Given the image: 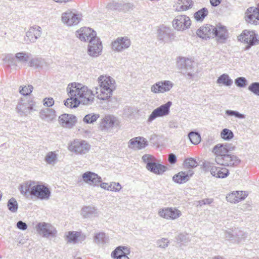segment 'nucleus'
Instances as JSON below:
<instances>
[{
    "instance_id": "30",
    "label": "nucleus",
    "mask_w": 259,
    "mask_h": 259,
    "mask_svg": "<svg viewBox=\"0 0 259 259\" xmlns=\"http://www.w3.org/2000/svg\"><path fill=\"white\" fill-rule=\"evenodd\" d=\"M210 172L213 177L221 179L226 178L229 175V170L225 167H212Z\"/></svg>"
},
{
    "instance_id": "40",
    "label": "nucleus",
    "mask_w": 259,
    "mask_h": 259,
    "mask_svg": "<svg viewBox=\"0 0 259 259\" xmlns=\"http://www.w3.org/2000/svg\"><path fill=\"white\" fill-rule=\"evenodd\" d=\"M94 241L98 244H104L107 242L108 238L104 233H99L94 236Z\"/></svg>"
},
{
    "instance_id": "11",
    "label": "nucleus",
    "mask_w": 259,
    "mask_h": 259,
    "mask_svg": "<svg viewBox=\"0 0 259 259\" xmlns=\"http://www.w3.org/2000/svg\"><path fill=\"white\" fill-rule=\"evenodd\" d=\"M33 106L32 101L30 98L25 97L19 101L16 110L21 116H26L33 109Z\"/></svg>"
},
{
    "instance_id": "52",
    "label": "nucleus",
    "mask_w": 259,
    "mask_h": 259,
    "mask_svg": "<svg viewBox=\"0 0 259 259\" xmlns=\"http://www.w3.org/2000/svg\"><path fill=\"white\" fill-rule=\"evenodd\" d=\"M67 240L69 242L76 243L77 241V232H69L67 236Z\"/></svg>"
},
{
    "instance_id": "17",
    "label": "nucleus",
    "mask_w": 259,
    "mask_h": 259,
    "mask_svg": "<svg viewBox=\"0 0 259 259\" xmlns=\"http://www.w3.org/2000/svg\"><path fill=\"white\" fill-rule=\"evenodd\" d=\"M102 50V45L100 39L96 37L89 42L88 53L93 57L99 56Z\"/></svg>"
},
{
    "instance_id": "8",
    "label": "nucleus",
    "mask_w": 259,
    "mask_h": 259,
    "mask_svg": "<svg viewBox=\"0 0 259 259\" xmlns=\"http://www.w3.org/2000/svg\"><path fill=\"white\" fill-rule=\"evenodd\" d=\"M131 44V41L127 36L118 37L111 42V49L115 52H122L128 49Z\"/></svg>"
},
{
    "instance_id": "60",
    "label": "nucleus",
    "mask_w": 259,
    "mask_h": 259,
    "mask_svg": "<svg viewBox=\"0 0 259 259\" xmlns=\"http://www.w3.org/2000/svg\"><path fill=\"white\" fill-rule=\"evenodd\" d=\"M212 167H214V166H212V164L209 162H207V161H205L204 162H203V169L205 171H208L209 170L210 171V169Z\"/></svg>"
},
{
    "instance_id": "22",
    "label": "nucleus",
    "mask_w": 259,
    "mask_h": 259,
    "mask_svg": "<svg viewBox=\"0 0 259 259\" xmlns=\"http://www.w3.org/2000/svg\"><path fill=\"white\" fill-rule=\"evenodd\" d=\"M245 20L248 23L257 25L259 24V8H248L245 12Z\"/></svg>"
},
{
    "instance_id": "32",
    "label": "nucleus",
    "mask_w": 259,
    "mask_h": 259,
    "mask_svg": "<svg viewBox=\"0 0 259 259\" xmlns=\"http://www.w3.org/2000/svg\"><path fill=\"white\" fill-rule=\"evenodd\" d=\"M40 117L47 121H51L56 117L55 111L52 109L46 108L40 112Z\"/></svg>"
},
{
    "instance_id": "38",
    "label": "nucleus",
    "mask_w": 259,
    "mask_h": 259,
    "mask_svg": "<svg viewBox=\"0 0 259 259\" xmlns=\"http://www.w3.org/2000/svg\"><path fill=\"white\" fill-rule=\"evenodd\" d=\"M217 82L226 86H230L233 83V80L227 74H223L218 77Z\"/></svg>"
},
{
    "instance_id": "16",
    "label": "nucleus",
    "mask_w": 259,
    "mask_h": 259,
    "mask_svg": "<svg viewBox=\"0 0 259 259\" xmlns=\"http://www.w3.org/2000/svg\"><path fill=\"white\" fill-rule=\"evenodd\" d=\"M173 86L174 83L171 81H160L151 86V91L155 94L163 93L169 91Z\"/></svg>"
},
{
    "instance_id": "3",
    "label": "nucleus",
    "mask_w": 259,
    "mask_h": 259,
    "mask_svg": "<svg viewBox=\"0 0 259 259\" xmlns=\"http://www.w3.org/2000/svg\"><path fill=\"white\" fill-rule=\"evenodd\" d=\"M230 148L227 145H216L213 149L215 154V161L218 164L225 166H235L240 163L236 155L229 154Z\"/></svg>"
},
{
    "instance_id": "15",
    "label": "nucleus",
    "mask_w": 259,
    "mask_h": 259,
    "mask_svg": "<svg viewBox=\"0 0 259 259\" xmlns=\"http://www.w3.org/2000/svg\"><path fill=\"white\" fill-rule=\"evenodd\" d=\"M119 124V120L116 117L108 115L101 119L99 127L103 131H108L113 127H117Z\"/></svg>"
},
{
    "instance_id": "31",
    "label": "nucleus",
    "mask_w": 259,
    "mask_h": 259,
    "mask_svg": "<svg viewBox=\"0 0 259 259\" xmlns=\"http://www.w3.org/2000/svg\"><path fill=\"white\" fill-rule=\"evenodd\" d=\"M146 168L153 173L157 175H160L165 171L167 167L161 164L156 163V161L152 162L148 166H146Z\"/></svg>"
},
{
    "instance_id": "21",
    "label": "nucleus",
    "mask_w": 259,
    "mask_h": 259,
    "mask_svg": "<svg viewBox=\"0 0 259 259\" xmlns=\"http://www.w3.org/2000/svg\"><path fill=\"white\" fill-rule=\"evenodd\" d=\"M41 34V28L38 26L31 27L26 33L25 41L27 44L34 42Z\"/></svg>"
},
{
    "instance_id": "6",
    "label": "nucleus",
    "mask_w": 259,
    "mask_h": 259,
    "mask_svg": "<svg viewBox=\"0 0 259 259\" xmlns=\"http://www.w3.org/2000/svg\"><path fill=\"white\" fill-rule=\"evenodd\" d=\"M175 37L173 30L164 25L159 26L157 30V39L161 43L171 42Z\"/></svg>"
},
{
    "instance_id": "2",
    "label": "nucleus",
    "mask_w": 259,
    "mask_h": 259,
    "mask_svg": "<svg viewBox=\"0 0 259 259\" xmlns=\"http://www.w3.org/2000/svg\"><path fill=\"white\" fill-rule=\"evenodd\" d=\"M19 190L26 198L33 196L41 200H48L51 196V191L47 186L31 180L22 183L19 187Z\"/></svg>"
},
{
    "instance_id": "4",
    "label": "nucleus",
    "mask_w": 259,
    "mask_h": 259,
    "mask_svg": "<svg viewBox=\"0 0 259 259\" xmlns=\"http://www.w3.org/2000/svg\"><path fill=\"white\" fill-rule=\"evenodd\" d=\"M99 85L95 88L97 97L102 100H108L115 89L114 79L109 76H100L98 79Z\"/></svg>"
},
{
    "instance_id": "35",
    "label": "nucleus",
    "mask_w": 259,
    "mask_h": 259,
    "mask_svg": "<svg viewBox=\"0 0 259 259\" xmlns=\"http://www.w3.org/2000/svg\"><path fill=\"white\" fill-rule=\"evenodd\" d=\"M30 54L25 52H19L15 54L16 61L22 64H26L30 58Z\"/></svg>"
},
{
    "instance_id": "20",
    "label": "nucleus",
    "mask_w": 259,
    "mask_h": 259,
    "mask_svg": "<svg viewBox=\"0 0 259 259\" xmlns=\"http://www.w3.org/2000/svg\"><path fill=\"white\" fill-rule=\"evenodd\" d=\"M83 181L87 184L93 187L99 186L100 183L102 182V178L97 174L87 171L82 175Z\"/></svg>"
},
{
    "instance_id": "13",
    "label": "nucleus",
    "mask_w": 259,
    "mask_h": 259,
    "mask_svg": "<svg viewBox=\"0 0 259 259\" xmlns=\"http://www.w3.org/2000/svg\"><path fill=\"white\" fill-rule=\"evenodd\" d=\"M191 20L186 15H178L172 21L173 27L178 31H183L189 28Z\"/></svg>"
},
{
    "instance_id": "51",
    "label": "nucleus",
    "mask_w": 259,
    "mask_h": 259,
    "mask_svg": "<svg viewBox=\"0 0 259 259\" xmlns=\"http://www.w3.org/2000/svg\"><path fill=\"white\" fill-rule=\"evenodd\" d=\"M142 158L143 162L146 164V166H148L152 162L156 161L155 158L151 155H144Z\"/></svg>"
},
{
    "instance_id": "44",
    "label": "nucleus",
    "mask_w": 259,
    "mask_h": 259,
    "mask_svg": "<svg viewBox=\"0 0 259 259\" xmlns=\"http://www.w3.org/2000/svg\"><path fill=\"white\" fill-rule=\"evenodd\" d=\"M100 116L98 114L90 113L86 115L83 118V121L87 123H93L96 121Z\"/></svg>"
},
{
    "instance_id": "54",
    "label": "nucleus",
    "mask_w": 259,
    "mask_h": 259,
    "mask_svg": "<svg viewBox=\"0 0 259 259\" xmlns=\"http://www.w3.org/2000/svg\"><path fill=\"white\" fill-rule=\"evenodd\" d=\"M33 89V87L31 85H29L28 87L25 86L20 89L19 92L24 96H27L32 92Z\"/></svg>"
},
{
    "instance_id": "45",
    "label": "nucleus",
    "mask_w": 259,
    "mask_h": 259,
    "mask_svg": "<svg viewBox=\"0 0 259 259\" xmlns=\"http://www.w3.org/2000/svg\"><path fill=\"white\" fill-rule=\"evenodd\" d=\"M3 61L9 66H16L17 61L15 56L14 57L12 54H7L3 58Z\"/></svg>"
},
{
    "instance_id": "61",
    "label": "nucleus",
    "mask_w": 259,
    "mask_h": 259,
    "mask_svg": "<svg viewBox=\"0 0 259 259\" xmlns=\"http://www.w3.org/2000/svg\"><path fill=\"white\" fill-rule=\"evenodd\" d=\"M77 241H83L85 239L86 236L84 234L79 232H77Z\"/></svg>"
},
{
    "instance_id": "49",
    "label": "nucleus",
    "mask_w": 259,
    "mask_h": 259,
    "mask_svg": "<svg viewBox=\"0 0 259 259\" xmlns=\"http://www.w3.org/2000/svg\"><path fill=\"white\" fill-rule=\"evenodd\" d=\"M247 80L244 77H239L235 79V83L240 88H244L247 84Z\"/></svg>"
},
{
    "instance_id": "33",
    "label": "nucleus",
    "mask_w": 259,
    "mask_h": 259,
    "mask_svg": "<svg viewBox=\"0 0 259 259\" xmlns=\"http://www.w3.org/2000/svg\"><path fill=\"white\" fill-rule=\"evenodd\" d=\"M82 215L85 218L97 217V209L93 206H88L83 207L81 211Z\"/></svg>"
},
{
    "instance_id": "23",
    "label": "nucleus",
    "mask_w": 259,
    "mask_h": 259,
    "mask_svg": "<svg viewBox=\"0 0 259 259\" xmlns=\"http://www.w3.org/2000/svg\"><path fill=\"white\" fill-rule=\"evenodd\" d=\"M215 26L206 24L205 26L200 27L197 31V35L203 39L214 38Z\"/></svg>"
},
{
    "instance_id": "25",
    "label": "nucleus",
    "mask_w": 259,
    "mask_h": 259,
    "mask_svg": "<svg viewBox=\"0 0 259 259\" xmlns=\"http://www.w3.org/2000/svg\"><path fill=\"white\" fill-rule=\"evenodd\" d=\"M247 195L245 191H234L226 196V199L230 203H236L245 199Z\"/></svg>"
},
{
    "instance_id": "28",
    "label": "nucleus",
    "mask_w": 259,
    "mask_h": 259,
    "mask_svg": "<svg viewBox=\"0 0 259 259\" xmlns=\"http://www.w3.org/2000/svg\"><path fill=\"white\" fill-rule=\"evenodd\" d=\"M214 37L217 38L218 42H224L228 37V31L225 26L219 25L215 26L214 30Z\"/></svg>"
},
{
    "instance_id": "53",
    "label": "nucleus",
    "mask_w": 259,
    "mask_h": 259,
    "mask_svg": "<svg viewBox=\"0 0 259 259\" xmlns=\"http://www.w3.org/2000/svg\"><path fill=\"white\" fill-rule=\"evenodd\" d=\"M226 114L229 116H234L235 117L240 119H243L245 118V115L244 114H241L237 111L227 110L226 111Z\"/></svg>"
},
{
    "instance_id": "43",
    "label": "nucleus",
    "mask_w": 259,
    "mask_h": 259,
    "mask_svg": "<svg viewBox=\"0 0 259 259\" xmlns=\"http://www.w3.org/2000/svg\"><path fill=\"white\" fill-rule=\"evenodd\" d=\"M184 165L186 168H194L198 165L196 159L193 158H186L184 162Z\"/></svg>"
},
{
    "instance_id": "46",
    "label": "nucleus",
    "mask_w": 259,
    "mask_h": 259,
    "mask_svg": "<svg viewBox=\"0 0 259 259\" xmlns=\"http://www.w3.org/2000/svg\"><path fill=\"white\" fill-rule=\"evenodd\" d=\"M221 137L225 140H230L234 137L233 133L228 128L223 129L221 133Z\"/></svg>"
},
{
    "instance_id": "10",
    "label": "nucleus",
    "mask_w": 259,
    "mask_h": 259,
    "mask_svg": "<svg viewBox=\"0 0 259 259\" xmlns=\"http://www.w3.org/2000/svg\"><path fill=\"white\" fill-rule=\"evenodd\" d=\"M35 229L39 234L46 238L54 237L57 234V230L54 227L45 222L38 223Z\"/></svg>"
},
{
    "instance_id": "12",
    "label": "nucleus",
    "mask_w": 259,
    "mask_h": 259,
    "mask_svg": "<svg viewBox=\"0 0 259 259\" xmlns=\"http://www.w3.org/2000/svg\"><path fill=\"white\" fill-rule=\"evenodd\" d=\"M257 36L254 31L245 30L239 36V40L244 41L247 44L245 49L248 50L251 46L258 44L259 40L257 38Z\"/></svg>"
},
{
    "instance_id": "62",
    "label": "nucleus",
    "mask_w": 259,
    "mask_h": 259,
    "mask_svg": "<svg viewBox=\"0 0 259 259\" xmlns=\"http://www.w3.org/2000/svg\"><path fill=\"white\" fill-rule=\"evenodd\" d=\"M211 5L213 7L218 6L222 2V0H209Z\"/></svg>"
},
{
    "instance_id": "50",
    "label": "nucleus",
    "mask_w": 259,
    "mask_h": 259,
    "mask_svg": "<svg viewBox=\"0 0 259 259\" xmlns=\"http://www.w3.org/2000/svg\"><path fill=\"white\" fill-rule=\"evenodd\" d=\"M122 187L119 183L112 182L109 183L108 191L119 192Z\"/></svg>"
},
{
    "instance_id": "5",
    "label": "nucleus",
    "mask_w": 259,
    "mask_h": 259,
    "mask_svg": "<svg viewBox=\"0 0 259 259\" xmlns=\"http://www.w3.org/2000/svg\"><path fill=\"white\" fill-rule=\"evenodd\" d=\"M177 66L181 73L188 78L194 76L193 61L191 59L184 57L179 58L177 61Z\"/></svg>"
},
{
    "instance_id": "26",
    "label": "nucleus",
    "mask_w": 259,
    "mask_h": 259,
    "mask_svg": "<svg viewBox=\"0 0 259 259\" xmlns=\"http://www.w3.org/2000/svg\"><path fill=\"white\" fill-rule=\"evenodd\" d=\"M148 145V141L142 137H137L131 139L128 143V147L131 149H142Z\"/></svg>"
},
{
    "instance_id": "9",
    "label": "nucleus",
    "mask_w": 259,
    "mask_h": 259,
    "mask_svg": "<svg viewBox=\"0 0 259 259\" xmlns=\"http://www.w3.org/2000/svg\"><path fill=\"white\" fill-rule=\"evenodd\" d=\"M90 149V145L84 140H75L71 142L68 146L69 150L76 154H85Z\"/></svg>"
},
{
    "instance_id": "59",
    "label": "nucleus",
    "mask_w": 259,
    "mask_h": 259,
    "mask_svg": "<svg viewBox=\"0 0 259 259\" xmlns=\"http://www.w3.org/2000/svg\"><path fill=\"white\" fill-rule=\"evenodd\" d=\"M54 103V99L52 98H46L44 100V105L47 107H51L53 105Z\"/></svg>"
},
{
    "instance_id": "34",
    "label": "nucleus",
    "mask_w": 259,
    "mask_h": 259,
    "mask_svg": "<svg viewBox=\"0 0 259 259\" xmlns=\"http://www.w3.org/2000/svg\"><path fill=\"white\" fill-rule=\"evenodd\" d=\"M130 253L129 249L125 246H118L111 253V256L117 259V257L122 256Z\"/></svg>"
},
{
    "instance_id": "39",
    "label": "nucleus",
    "mask_w": 259,
    "mask_h": 259,
    "mask_svg": "<svg viewBox=\"0 0 259 259\" xmlns=\"http://www.w3.org/2000/svg\"><path fill=\"white\" fill-rule=\"evenodd\" d=\"M8 209L12 212H16L18 208V204L16 199L14 197L10 198L7 203Z\"/></svg>"
},
{
    "instance_id": "64",
    "label": "nucleus",
    "mask_w": 259,
    "mask_h": 259,
    "mask_svg": "<svg viewBox=\"0 0 259 259\" xmlns=\"http://www.w3.org/2000/svg\"><path fill=\"white\" fill-rule=\"evenodd\" d=\"M117 259H130L129 257L126 255H122V256H120L117 257Z\"/></svg>"
},
{
    "instance_id": "63",
    "label": "nucleus",
    "mask_w": 259,
    "mask_h": 259,
    "mask_svg": "<svg viewBox=\"0 0 259 259\" xmlns=\"http://www.w3.org/2000/svg\"><path fill=\"white\" fill-rule=\"evenodd\" d=\"M109 183H102V182L100 183L99 186L100 187L104 190H108L109 189Z\"/></svg>"
},
{
    "instance_id": "18",
    "label": "nucleus",
    "mask_w": 259,
    "mask_h": 259,
    "mask_svg": "<svg viewBox=\"0 0 259 259\" xmlns=\"http://www.w3.org/2000/svg\"><path fill=\"white\" fill-rule=\"evenodd\" d=\"M82 15L75 14L71 11H67L62 14V20L63 23L68 26L77 24L81 20Z\"/></svg>"
},
{
    "instance_id": "19",
    "label": "nucleus",
    "mask_w": 259,
    "mask_h": 259,
    "mask_svg": "<svg viewBox=\"0 0 259 259\" xmlns=\"http://www.w3.org/2000/svg\"><path fill=\"white\" fill-rule=\"evenodd\" d=\"M76 35L81 41L89 42L96 37V32L89 27H82L76 31Z\"/></svg>"
},
{
    "instance_id": "56",
    "label": "nucleus",
    "mask_w": 259,
    "mask_h": 259,
    "mask_svg": "<svg viewBox=\"0 0 259 259\" xmlns=\"http://www.w3.org/2000/svg\"><path fill=\"white\" fill-rule=\"evenodd\" d=\"M213 202V199L206 198L198 201L197 206H202L203 205L210 204Z\"/></svg>"
},
{
    "instance_id": "14",
    "label": "nucleus",
    "mask_w": 259,
    "mask_h": 259,
    "mask_svg": "<svg viewBox=\"0 0 259 259\" xmlns=\"http://www.w3.org/2000/svg\"><path fill=\"white\" fill-rule=\"evenodd\" d=\"M158 214L160 217L166 220H176L182 215L181 211L176 207L160 208Z\"/></svg>"
},
{
    "instance_id": "29",
    "label": "nucleus",
    "mask_w": 259,
    "mask_h": 259,
    "mask_svg": "<svg viewBox=\"0 0 259 259\" xmlns=\"http://www.w3.org/2000/svg\"><path fill=\"white\" fill-rule=\"evenodd\" d=\"M106 8L110 10L125 11L128 10L131 8V5L112 1L107 4Z\"/></svg>"
},
{
    "instance_id": "42",
    "label": "nucleus",
    "mask_w": 259,
    "mask_h": 259,
    "mask_svg": "<svg viewBox=\"0 0 259 259\" xmlns=\"http://www.w3.org/2000/svg\"><path fill=\"white\" fill-rule=\"evenodd\" d=\"M45 63L44 60L41 58H35L32 59L29 62L30 67L35 68L42 67Z\"/></svg>"
},
{
    "instance_id": "58",
    "label": "nucleus",
    "mask_w": 259,
    "mask_h": 259,
    "mask_svg": "<svg viewBox=\"0 0 259 259\" xmlns=\"http://www.w3.org/2000/svg\"><path fill=\"white\" fill-rule=\"evenodd\" d=\"M17 227L18 229L24 231L26 230L27 225L25 223L21 221H19L17 223Z\"/></svg>"
},
{
    "instance_id": "7",
    "label": "nucleus",
    "mask_w": 259,
    "mask_h": 259,
    "mask_svg": "<svg viewBox=\"0 0 259 259\" xmlns=\"http://www.w3.org/2000/svg\"><path fill=\"white\" fill-rule=\"evenodd\" d=\"M171 105L172 102L171 101H168L165 104H163L155 109L149 115L147 119V123L149 124L158 117H163L168 115L169 114L170 107Z\"/></svg>"
},
{
    "instance_id": "24",
    "label": "nucleus",
    "mask_w": 259,
    "mask_h": 259,
    "mask_svg": "<svg viewBox=\"0 0 259 259\" xmlns=\"http://www.w3.org/2000/svg\"><path fill=\"white\" fill-rule=\"evenodd\" d=\"M59 121L63 127L71 128L76 122V117L72 114H63L59 116Z\"/></svg>"
},
{
    "instance_id": "37",
    "label": "nucleus",
    "mask_w": 259,
    "mask_h": 259,
    "mask_svg": "<svg viewBox=\"0 0 259 259\" xmlns=\"http://www.w3.org/2000/svg\"><path fill=\"white\" fill-rule=\"evenodd\" d=\"M208 11L207 8H203L194 14V17L197 21H202L205 17L208 15Z\"/></svg>"
},
{
    "instance_id": "41",
    "label": "nucleus",
    "mask_w": 259,
    "mask_h": 259,
    "mask_svg": "<svg viewBox=\"0 0 259 259\" xmlns=\"http://www.w3.org/2000/svg\"><path fill=\"white\" fill-rule=\"evenodd\" d=\"M188 137L191 143L194 145L199 144L201 141V136L197 132H191Z\"/></svg>"
},
{
    "instance_id": "57",
    "label": "nucleus",
    "mask_w": 259,
    "mask_h": 259,
    "mask_svg": "<svg viewBox=\"0 0 259 259\" xmlns=\"http://www.w3.org/2000/svg\"><path fill=\"white\" fill-rule=\"evenodd\" d=\"M168 160L171 164H174L176 163L177 158L175 154L170 153L168 155Z\"/></svg>"
},
{
    "instance_id": "36",
    "label": "nucleus",
    "mask_w": 259,
    "mask_h": 259,
    "mask_svg": "<svg viewBox=\"0 0 259 259\" xmlns=\"http://www.w3.org/2000/svg\"><path fill=\"white\" fill-rule=\"evenodd\" d=\"M45 160L49 164L55 165L58 161L57 154L55 152H48L45 156Z\"/></svg>"
},
{
    "instance_id": "27",
    "label": "nucleus",
    "mask_w": 259,
    "mask_h": 259,
    "mask_svg": "<svg viewBox=\"0 0 259 259\" xmlns=\"http://www.w3.org/2000/svg\"><path fill=\"white\" fill-rule=\"evenodd\" d=\"M194 172L192 170L189 169L186 171H180L175 175L172 177L173 181L178 184H183L189 181Z\"/></svg>"
},
{
    "instance_id": "47",
    "label": "nucleus",
    "mask_w": 259,
    "mask_h": 259,
    "mask_svg": "<svg viewBox=\"0 0 259 259\" xmlns=\"http://www.w3.org/2000/svg\"><path fill=\"white\" fill-rule=\"evenodd\" d=\"M179 2H180L184 5L180 7L178 11H186L193 5V1L192 0H184V1L183 0H179Z\"/></svg>"
},
{
    "instance_id": "48",
    "label": "nucleus",
    "mask_w": 259,
    "mask_h": 259,
    "mask_svg": "<svg viewBox=\"0 0 259 259\" xmlns=\"http://www.w3.org/2000/svg\"><path fill=\"white\" fill-rule=\"evenodd\" d=\"M248 89L254 94L259 96V82H254L251 83Z\"/></svg>"
},
{
    "instance_id": "55",
    "label": "nucleus",
    "mask_w": 259,
    "mask_h": 259,
    "mask_svg": "<svg viewBox=\"0 0 259 259\" xmlns=\"http://www.w3.org/2000/svg\"><path fill=\"white\" fill-rule=\"evenodd\" d=\"M169 241L167 239L162 238L157 241V245L161 248H165L168 245Z\"/></svg>"
},
{
    "instance_id": "1",
    "label": "nucleus",
    "mask_w": 259,
    "mask_h": 259,
    "mask_svg": "<svg viewBox=\"0 0 259 259\" xmlns=\"http://www.w3.org/2000/svg\"><path fill=\"white\" fill-rule=\"evenodd\" d=\"M69 98L67 99L64 105L71 108H75L81 103L90 105L94 101L95 94L87 87L76 82L70 83L66 89Z\"/></svg>"
}]
</instances>
